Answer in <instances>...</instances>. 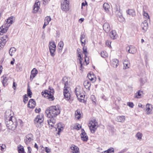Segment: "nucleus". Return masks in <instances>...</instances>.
I'll use <instances>...</instances> for the list:
<instances>
[{"label":"nucleus","mask_w":153,"mask_h":153,"mask_svg":"<svg viewBox=\"0 0 153 153\" xmlns=\"http://www.w3.org/2000/svg\"><path fill=\"white\" fill-rule=\"evenodd\" d=\"M60 111L58 106H52L47 108L45 113L48 118H52L56 117L60 114Z\"/></svg>","instance_id":"1"},{"label":"nucleus","mask_w":153,"mask_h":153,"mask_svg":"<svg viewBox=\"0 0 153 153\" xmlns=\"http://www.w3.org/2000/svg\"><path fill=\"white\" fill-rule=\"evenodd\" d=\"M5 121L6 126L9 129L14 130L15 129L17 123L16 121L13 122L12 118L5 119Z\"/></svg>","instance_id":"2"},{"label":"nucleus","mask_w":153,"mask_h":153,"mask_svg":"<svg viewBox=\"0 0 153 153\" xmlns=\"http://www.w3.org/2000/svg\"><path fill=\"white\" fill-rule=\"evenodd\" d=\"M88 126L91 132L94 133L98 127V123L95 120L93 119L90 121Z\"/></svg>","instance_id":"3"},{"label":"nucleus","mask_w":153,"mask_h":153,"mask_svg":"<svg viewBox=\"0 0 153 153\" xmlns=\"http://www.w3.org/2000/svg\"><path fill=\"white\" fill-rule=\"evenodd\" d=\"M75 92L76 95L79 101L80 102H85V101L83 99H82V98H80L79 97V95L83 93V90L82 88L80 86H78L75 88Z\"/></svg>","instance_id":"4"},{"label":"nucleus","mask_w":153,"mask_h":153,"mask_svg":"<svg viewBox=\"0 0 153 153\" xmlns=\"http://www.w3.org/2000/svg\"><path fill=\"white\" fill-rule=\"evenodd\" d=\"M115 9V13L118 17V20L120 22H124L125 19L123 17L121 13L120 12L119 7L116 5Z\"/></svg>","instance_id":"5"},{"label":"nucleus","mask_w":153,"mask_h":153,"mask_svg":"<svg viewBox=\"0 0 153 153\" xmlns=\"http://www.w3.org/2000/svg\"><path fill=\"white\" fill-rule=\"evenodd\" d=\"M61 9L63 11H66L69 10V1L67 0H62L61 1Z\"/></svg>","instance_id":"6"},{"label":"nucleus","mask_w":153,"mask_h":153,"mask_svg":"<svg viewBox=\"0 0 153 153\" xmlns=\"http://www.w3.org/2000/svg\"><path fill=\"white\" fill-rule=\"evenodd\" d=\"M33 135L31 134H29L26 135L25 137L24 142L26 145H28L33 140Z\"/></svg>","instance_id":"7"},{"label":"nucleus","mask_w":153,"mask_h":153,"mask_svg":"<svg viewBox=\"0 0 153 153\" xmlns=\"http://www.w3.org/2000/svg\"><path fill=\"white\" fill-rule=\"evenodd\" d=\"M43 121L42 116L38 115L34 120V123L38 125V127H40Z\"/></svg>","instance_id":"8"},{"label":"nucleus","mask_w":153,"mask_h":153,"mask_svg":"<svg viewBox=\"0 0 153 153\" xmlns=\"http://www.w3.org/2000/svg\"><path fill=\"white\" fill-rule=\"evenodd\" d=\"M7 40V36L6 35H5L0 38V49L3 48Z\"/></svg>","instance_id":"9"},{"label":"nucleus","mask_w":153,"mask_h":153,"mask_svg":"<svg viewBox=\"0 0 153 153\" xmlns=\"http://www.w3.org/2000/svg\"><path fill=\"white\" fill-rule=\"evenodd\" d=\"M126 51L130 53L134 54L136 52L137 49L134 46H131L126 48Z\"/></svg>","instance_id":"10"},{"label":"nucleus","mask_w":153,"mask_h":153,"mask_svg":"<svg viewBox=\"0 0 153 153\" xmlns=\"http://www.w3.org/2000/svg\"><path fill=\"white\" fill-rule=\"evenodd\" d=\"M63 94L64 97L66 100H68L70 99L71 94L70 92L67 89V87L64 89V90Z\"/></svg>","instance_id":"11"},{"label":"nucleus","mask_w":153,"mask_h":153,"mask_svg":"<svg viewBox=\"0 0 153 153\" xmlns=\"http://www.w3.org/2000/svg\"><path fill=\"white\" fill-rule=\"evenodd\" d=\"M81 140L84 141H87L88 139V137L86 134L83 129H82V133L80 134Z\"/></svg>","instance_id":"12"},{"label":"nucleus","mask_w":153,"mask_h":153,"mask_svg":"<svg viewBox=\"0 0 153 153\" xmlns=\"http://www.w3.org/2000/svg\"><path fill=\"white\" fill-rule=\"evenodd\" d=\"M141 28H142L143 32H145L148 29V24L147 21L145 20L141 24Z\"/></svg>","instance_id":"13"},{"label":"nucleus","mask_w":153,"mask_h":153,"mask_svg":"<svg viewBox=\"0 0 153 153\" xmlns=\"http://www.w3.org/2000/svg\"><path fill=\"white\" fill-rule=\"evenodd\" d=\"M40 2L38 0H36L34 5L33 8V12L34 13H36L39 9Z\"/></svg>","instance_id":"14"},{"label":"nucleus","mask_w":153,"mask_h":153,"mask_svg":"<svg viewBox=\"0 0 153 153\" xmlns=\"http://www.w3.org/2000/svg\"><path fill=\"white\" fill-rule=\"evenodd\" d=\"M13 112L10 110H7L5 113L4 117L6 119H9L10 118H12L13 116Z\"/></svg>","instance_id":"15"},{"label":"nucleus","mask_w":153,"mask_h":153,"mask_svg":"<svg viewBox=\"0 0 153 153\" xmlns=\"http://www.w3.org/2000/svg\"><path fill=\"white\" fill-rule=\"evenodd\" d=\"M70 149L71 152L72 153H79V148L74 145H72Z\"/></svg>","instance_id":"16"},{"label":"nucleus","mask_w":153,"mask_h":153,"mask_svg":"<svg viewBox=\"0 0 153 153\" xmlns=\"http://www.w3.org/2000/svg\"><path fill=\"white\" fill-rule=\"evenodd\" d=\"M36 105V103L33 99H30L29 100L27 104L28 107L30 108H34Z\"/></svg>","instance_id":"17"},{"label":"nucleus","mask_w":153,"mask_h":153,"mask_svg":"<svg viewBox=\"0 0 153 153\" xmlns=\"http://www.w3.org/2000/svg\"><path fill=\"white\" fill-rule=\"evenodd\" d=\"M111 62V66L114 68H117L119 65V61L116 59H112Z\"/></svg>","instance_id":"18"},{"label":"nucleus","mask_w":153,"mask_h":153,"mask_svg":"<svg viewBox=\"0 0 153 153\" xmlns=\"http://www.w3.org/2000/svg\"><path fill=\"white\" fill-rule=\"evenodd\" d=\"M103 29L107 33H108L111 30V27L108 23H105L103 25Z\"/></svg>","instance_id":"19"},{"label":"nucleus","mask_w":153,"mask_h":153,"mask_svg":"<svg viewBox=\"0 0 153 153\" xmlns=\"http://www.w3.org/2000/svg\"><path fill=\"white\" fill-rule=\"evenodd\" d=\"M44 94L45 95H47L48 98L50 100L52 101L54 100V97L52 94H51V93L49 92V91L46 90L44 91Z\"/></svg>","instance_id":"20"},{"label":"nucleus","mask_w":153,"mask_h":153,"mask_svg":"<svg viewBox=\"0 0 153 153\" xmlns=\"http://www.w3.org/2000/svg\"><path fill=\"white\" fill-rule=\"evenodd\" d=\"M8 27L7 26L2 25L0 27V35H2L4 33H5L7 32Z\"/></svg>","instance_id":"21"},{"label":"nucleus","mask_w":153,"mask_h":153,"mask_svg":"<svg viewBox=\"0 0 153 153\" xmlns=\"http://www.w3.org/2000/svg\"><path fill=\"white\" fill-rule=\"evenodd\" d=\"M85 36L84 34H82L80 36V41L81 42L82 45V46L85 45V43L86 41V39L85 38Z\"/></svg>","instance_id":"22"},{"label":"nucleus","mask_w":153,"mask_h":153,"mask_svg":"<svg viewBox=\"0 0 153 153\" xmlns=\"http://www.w3.org/2000/svg\"><path fill=\"white\" fill-rule=\"evenodd\" d=\"M2 82L4 86H6L7 85V81L8 78L7 77L6 75H4L1 77Z\"/></svg>","instance_id":"23"},{"label":"nucleus","mask_w":153,"mask_h":153,"mask_svg":"<svg viewBox=\"0 0 153 153\" xmlns=\"http://www.w3.org/2000/svg\"><path fill=\"white\" fill-rule=\"evenodd\" d=\"M125 119L126 117L124 116H118L116 117V120L118 122L123 123L124 122Z\"/></svg>","instance_id":"24"},{"label":"nucleus","mask_w":153,"mask_h":153,"mask_svg":"<svg viewBox=\"0 0 153 153\" xmlns=\"http://www.w3.org/2000/svg\"><path fill=\"white\" fill-rule=\"evenodd\" d=\"M51 119L48 120V123L50 126L53 127L56 123V120L53 118H50Z\"/></svg>","instance_id":"25"},{"label":"nucleus","mask_w":153,"mask_h":153,"mask_svg":"<svg viewBox=\"0 0 153 153\" xmlns=\"http://www.w3.org/2000/svg\"><path fill=\"white\" fill-rule=\"evenodd\" d=\"M38 72L37 70L35 68L33 69L31 71V75H30V78L33 79L37 74Z\"/></svg>","instance_id":"26"},{"label":"nucleus","mask_w":153,"mask_h":153,"mask_svg":"<svg viewBox=\"0 0 153 153\" xmlns=\"http://www.w3.org/2000/svg\"><path fill=\"white\" fill-rule=\"evenodd\" d=\"M13 18H14V17L11 16L7 19L6 21L7 25H6V26L8 27L10 26V25L14 22L13 20Z\"/></svg>","instance_id":"27"},{"label":"nucleus","mask_w":153,"mask_h":153,"mask_svg":"<svg viewBox=\"0 0 153 153\" xmlns=\"http://www.w3.org/2000/svg\"><path fill=\"white\" fill-rule=\"evenodd\" d=\"M63 125L61 123H59L58 124L57 128H56V130H57V129H58V131L57 133L58 134H59L61 131L63 130Z\"/></svg>","instance_id":"28"},{"label":"nucleus","mask_w":153,"mask_h":153,"mask_svg":"<svg viewBox=\"0 0 153 153\" xmlns=\"http://www.w3.org/2000/svg\"><path fill=\"white\" fill-rule=\"evenodd\" d=\"M127 14L129 16H131L132 17H134L135 16V13L134 10L132 9H129L126 11Z\"/></svg>","instance_id":"29"},{"label":"nucleus","mask_w":153,"mask_h":153,"mask_svg":"<svg viewBox=\"0 0 153 153\" xmlns=\"http://www.w3.org/2000/svg\"><path fill=\"white\" fill-rule=\"evenodd\" d=\"M110 36L112 39H116L117 36L116 31L115 30H112L110 33Z\"/></svg>","instance_id":"30"},{"label":"nucleus","mask_w":153,"mask_h":153,"mask_svg":"<svg viewBox=\"0 0 153 153\" xmlns=\"http://www.w3.org/2000/svg\"><path fill=\"white\" fill-rule=\"evenodd\" d=\"M103 8L105 11L107 13L109 12V9H110L109 5L107 3H105L103 4Z\"/></svg>","instance_id":"31"},{"label":"nucleus","mask_w":153,"mask_h":153,"mask_svg":"<svg viewBox=\"0 0 153 153\" xmlns=\"http://www.w3.org/2000/svg\"><path fill=\"white\" fill-rule=\"evenodd\" d=\"M78 57H79V63L80 64V70L81 71H82V58L81 56V54L78 53Z\"/></svg>","instance_id":"32"},{"label":"nucleus","mask_w":153,"mask_h":153,"mask_svg":"<svg viewBox=\"0 0 153 153\" xmlns=\"http://www.w3.org/2000/svg\"><path fill=\"white\" fill-rule=\"evenodd\" d=\"M124 67L123 69H126L129 68L130 67V63L127 61H124L123 62Z\"/></svg>","instance_id":"33"},{"label":"nucleus","mask_w":153,"mask_h":153,"mask_svg":"<svg viewBox=\"0 0 153 153\" xmlns=\"http://www.w3.org/2000/svg\"><path fill=\"white\" fill-rule=\"evenodd\" d=\"M150 105H151L149 103L147 104L146 105V111L147 114H152V110H150V108L149 107V106Z\"/></svg>","instance_id":"34"},{"label":"nucleus","mask_w":153,"mask_h":153,"mask_svg":"<svg viewBox=\"0 0 153 153\" xmlns=\"http://www.w3.org/2000/svg\"><path fill=\"white\" fill-rule=\"evenodd\" d=\"M16 51V49L14 47L11 48H10L9 51V53L10 55L12 56L14 54Z\"/></svg>","instance_id":"35"},{"label":"nucleus","mask_w":153,"mask_h":153,"mask_svg":"<svg viewBox=\"0 0 153 153\" xmlns=\"http://www.w3.org/2000/svg\"><path fill=\"white\" fill-rule=\"evenodd\" d=\"M84 85L86 89H90L91 84L88 81H85L84 82Z\"/></svg>","instance_id":"36"},{"label":"nucleus","mask_w":153,"mask_h":153,"mask_svg":"<svg viewBox=\"0 0 153 153\" xmlns=\"http://www.w3.org/2000/svg\"><path fill=\"white\" fill-rule=\"evenodd\" d=\"M18 149L19 153H25L23 147L20 146L18 147Z\"/></svg>","instance_id":"37"},{"label":"nucleus","mask_w":153,"mask_h":153,"mask_svg":"<svg viewBox=\"0 0 153 153\" xmlns=\"http://www.w3.org/2000/svg\"><path fill=\"white\" fill-rule=\"evenodd\" d=\"M56 46L54 42H50L49 45V48L56 49Z\"/></svg>","instance_id":"38"},{"label":"nucleus","mask_w":153,"mask_h":153,"mask_svg":"<svg viewBox=\"0 0 153 153\" xmlns=\"http://www.w3.org/2000/svg\"><path fill=\"white\" fill-rule=\"evenodd\" d=\"M101 56L104 58H105L108 56V54L105 51H102L101 53Z\"/></svg>","instance_id":"39"},{"label":"nucleus","mask_w":153,"mask_h":153,"mask_svg":"<svg viewBox=\"0 0 153 153\" xmlns=\"http://www.w3.org/2000/svg\"><path fill=\"white\" fill-rule=\"evenodd\" d=\"M51 20V18L50 16H47L45 18L44 23L48 25Z\"/></svg>","instance_id":"40"},{"label":"nucleus","mask_w":153,"mask_h":153,"mask_svg":"<svg viewBox=\"0 0 153 153\" xmlns=\"http://www.w3.org/2000/svg\"><path fill=\"white\" fill-rule=\"evenodd\" d=\"M75 117L78 119H79L80 118V112L77 110L75 112Z\"/></svg>","instance_id":"41"},{"label":"nucleus","mask_w":153,"mask_h":153,"mask_svg":"<svg viewBox=\"0 0 153 153\" xmlns=\"http://www.w3.org/2000/svg\"><path fill=\"white\" fill-rule=\"evenodd\" d=\"M27 94L28 96L30 98L31 97V95H32V93L31 91V90L29 86H28L27 91Z\"/></svg>","instance_id":"42"},{"label":"nucleus","mask_w":153,"mask_h":153,"mask_svg":"<svg viewBox=\"0 0 153 153\" xmlns=\"http://www.w3.org/2000/svg\"><path fill=\"white\" fill-rule=\"evenodd\" d=\"M143 92L141 91L140 90L138 91L135 94V97L137 98H139L141 97V93Z\"/></svg>","instance_id":"43"},{"label":"nucleus","mask_w":153,"mask_h":153,"mask_svg":"<svg viewBox=\"0 0 153 153\" xmlns=\"http://www.w3.org/2000/svg\"><path fill=\"white\" fill-rule=\"evenodd\" d=\"M143 15L146 18V19H149V16L148 15V13L143 10Z\"/></svg>","instance_id":"44"},{"label":"nucleus","mask_w":153,"mask_h":153,"mask_svg":"<svg viewBox=\"0 0 153 153\" xmlns=\"http://www.w3.org/2000/svg\"><path fill=\"white\" fill-rule=\"evenodd\" d=\"M142 135L141 133L140 132H138L136 134V137L137 138L138 140H140L142 139Z\"/></svg>","instance_id":"45"},{"label":"nucleus","mask_w":153,"mask_h":153,"mask_svg":"<svg viewBox=\"0 0 153 153\" xmlns=\"http://www.w3.org/2000/svg\"><path fill=\"white\" fill-rule=\"evenodd\" d=\"M88 76L89 79L91 80V81H93L94 82V75L93 74L91 75L90 73L88 75Z\"/></svg>","instance_id":"46"},{"label":"nucleus","mask_w":153,"mask_h":153,"mask_svg":"<svg viewBox=\"0 0 153 153\" xmlns=\"http://www.w3.org/2000/svg\"><path fill=\"white\" fill-rule=\"evenodd\" d=\"M56 49H53V48L49 49L51 55L52 56H53L55 55L54 53L56 51Z\"/></svg>","instance_id":"47"},{"label":"nucleus","mask_w":153,"mask_h":153,"mask_svg":"<svg viewBox=\"0 0 153 153\" xmlns=\"http://www.w3.org/2000/svg\"><path fill=\"white\" fill-rule=\"evenodd\" d=\"M64 45L63 42L62 41H60L58 44V46L59 49H62Z\"/></svg>","instance_id":"48"},{"label":"nucleus","mask_w":153,"mask_h":153,"mask_svg":"<svg viewBox=\"0 0 153 153\" xmlns=\"http://www.w3.org/2000/svg\"><path fill=\"white\" fill-rule=\"evenodd\" d=\"M83 53L85 55V57H86V55L88 54V52L87 51V48L85 45L83 46Z\"/></svg>","instance_id":"49"},{"label":"nucleus","mask_w":153,"mask_h":153,"mask_svg":"<svg viewBox=\"0 0 153 153\" xmlns=\"http://www.w3.org/2000/svg\"><path fill=\"white\" fill-rule=\"evenodd\" d=\"M23 102L25 103H26L28 100V98L26 94H25L23 96Z\"/></svg>","instance_id":"50"},{"label":"nucleus","mask_w":153,"mask_h":153,"mask_svg":"<svg viewBox=\"0 0 153 153\" xmlns=\"http://www.w3.org/2000/svg\"><path fill=\"white\" fill-rule=\"evenodd\" d=\"M81 128V126L79 124H78V125L76 126H74V128L77 130H79Z\"/></svg>","instance_id":"51"},{"label":"nucleus","mask_w":153,"mask_h":153,"mask_svg":"<svg viewBox=\"0 0 153 153\" xmlns=\"http://www.w3.org/2000/svg\"><path fill=\"white\" fill-rule=\"evenodd\" d=\"M49 89L50 90L49 92L51 93V94H52L53 95L54 93L53 89V88L51 87H49Z\"/></svg>","instance_id":"52"},{"label":"nucleus","mask_w":153,"mask_h":153,"mask_svg":"<svg viewBox=\"0 0 153 153\" xmlns=\"http://www.w3.org/2000/svg\"><path fill=\"white\" fill-rule=\"evenodd\" d=\"M6 148V146L4 144H0V149H1V150L3 151Z\"/></svg>","instance_id":"53"},{"label":"nucleus","mask_w":153,"mask_h":153,"mask_svg":"<svg viewBox=\"0 0 153 153\" xmlns=\"http://www.w3.org/2000/svg\"><path fill=\"white\" fill-rule=\"evenodd\" d=\"M108 153H114V149L113 148H111L108 149Z\"/></svg>","instance_id":"54"},{"label":"nucleus","mask_w":153,"mask_h":153,"mask_svg":"<svg viewBox=\"0 0 153 153\" xmlns=\"http://www.w3.org/2000/svg\"><path fill=\"white\" fill-rule=\"evenodd\" d=\"M127 105L131 108H133L134 106L133 103L131 102H128Z\"/></svg>","instance_id":"55"},{"label":"nucleus","mask_w":153,"mask_h":153,"mask_svg":"<svg viewBox=\"0 0 153 153\" xmlns=\"http://www.w3.org/2000/svg\"><path fill=\"white\" fill-rule=\"evenodd\" d=\"M45 151L47 153H49L51 152V149L48 148L47 147H46L45 149Z\"/></svg>","instance_id":"56"},{"label":"nucleus","mask_w":153,"mask_h":153,"mask_svg":"<svg viewBox=\"0 0 153 153\" xmlns=\"http://www.w3.org/2000/svg\"><path fill=\"white\" fill-rule=\"evenodd\" d=\"M87 3L86 2V1H85V3L84 2L82 3L81 8L82 9L83 7L85 6L86 5H87Z\"/></svg>","instance_id":"57"},{"label":"nucleus","mask_w":153,"mask_h":153,"mask_svg":"<svg viewBox=\"0 0 153 153\" xmlns=\"http://www.w3.org/2000/svg\"><path fill=\"white\" fill-rule=\"evenodd\" d=\"M28 149V151L27 153H31V151H32V149L30 147V146L28 147H27Z\"/></svg>","instance_id":"58"},{"label":"nucleus","mask_w":153,"mask_h":153,"mask_svg":"<svg viewBox=\"0 0 153 153\" xmlns=\"http://www.w3.org/2000/svg\"><path fill=\"white\" fill-rule=\"evenodd\" d=\"M111 42L110 41H107L106 42V44L107 45L108 47L110 46H111Z\"/></svg>","instance_id":"59"},{"label":"nucleus","mask_w":153,"mask_h":153,"mask_svg":"<svg viewBox=\"0 0 153 153\" xmlns=\"http://www.w3.org/2000/svg\"><path fill=\"white\" fill-rule=\"evenodd\" d=\"M85 96H84V97H83V94L82 93L79 95V97L80 98H82V99H83L85 101L84 99V98H85Z\"/></svg>","instance_id":"60"},{"label":"nucleus","mask_w":153,"mask_h":153,"mask_svg":"<svg viewBox=\"0 0 153 153\" xmlns=\"http://www.w3.org/2000/svg\"><path fill=\"white\" fill-rule=\"evenodd\" d=\"M41 111V109L40 108H39L38 109L36 108L35 110V111H36V113H39L40 111Z\"/></svg>","instance_id":"61"},{"label":"nucleus","mask_w":153,"mask_h":153,"mask_svg":"<svg viewBox=\"0 0 153 153\" xmlns=\"http://www.w3.org/2000/svg\"><path fill=\"white\" fill-rule=\"evenodd\" d=\"M16 88V83L15 82H13V88L15 90Z\"/></svg>","instance_id":"62"},{"label":"nucleus","mask_w":153,"mask_h":153,"mask_svg":"<svg viewBox=\"0 0 153 153\" xmlns=\"http://www.w3.org/2000/svg\"><path fill=\"white\" fill-rule=\"evenodd\" d=\"M101 98L105 101L106 100V97L104 95H103L101 97Z\"/></svg>","instance_id":"63"},{"label":"nucleus","mask_w":153,"mask_h":153,"mask_svg":"<svg viewBox=\"0 0 153 153\" xmlns=\"http://www.w3.org/2000/svg\"><path fill=\"white\" fill-rule=\"evenodd\" d=\"M84 20V19L83 18H81L79 20V22H80L81 23Z\"/></svg>","instance_id":"64"}]
</instances>
